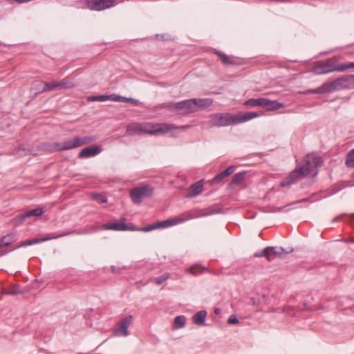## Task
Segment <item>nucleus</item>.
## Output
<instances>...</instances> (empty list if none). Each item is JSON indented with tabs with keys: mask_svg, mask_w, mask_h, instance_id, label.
Listing matches in <instances>:
<instances>
[{
	"mask_svg": "<svg viewBox=\"0 0 354 354\" xmlns=\"http://www.w3.org/2000/svg\"><path fill=\"white\" fill-rule=\"evenodd\" d=\"M322 160L315 153L306 155L305 164L302 167L295 169L290 174L281 182V187H288L299 178L309 176H315L318 172V167H321Z\"/></svg>",
	"mask_w": 354,
	"mask_h": 354,
	"instance_id": "nucleus-1",
	"label": "nucleus"
},
{
	"mask_svg": "<svg viewBox=\"0 0 354 354\" xmlns=\"http://www.w3.org/2000/svg\"><path fill=\"white\" fill-rule=\"evenodd\" d=\"M258 116L259 114L257 112L240 113L236 115L230 113H217L209 116L208 123L211 126L223 127L245 122Z\"/></svg>",
	"mask_w": 354,
	"mask_h": 354,
	"instance_id": "nucleus-2",
	"label": "nucleus"
},
{
	"mask_svg": "<svg viewBox=\"0 0 354 354\" xmlns=\"http://www.w3.org/2000/svg\"><path fill=\"white\" fill-rule=\"evenodd\" d=\"M176 127L174 124L153 123V122H133L127 127L126 133L128 136H136L142 134L158 135L165 133Z\"/></svg>",
	"mask_w": 354,
	"mask_h": 354,
	"instance_id": "nucleus-3",
	"label": "nucleus"
},
{
	"mask_svg": "<svg viewBox=\"0 0 354 354\" xmlns=\"http://www.w3.org/2000/svg\"><path fill=\"white\" fill-rule=\"evenodd\" d=\"M354 86V75H344L333 82H326L321 86L308 91L313 94L333 93L336 91L351 88Z\"/></svg>",
	"mask_w": 354,
	"mask_h": 354,
	"instance_id": "nucleus-4",
	"label": "nucleus"
},
{
	"mask_svg": "<svg viewBox=\"0 0 354 354\" xmlns=\"http://www.w3.org/2000/svg\"><path fill=\"white\" fill-rule=\"evenodd\" d=\"M216 211L214 207H209L206 209H196L190 212H187L179 217L167 219L160 222H158V228L170 227L176 225L180 223H183L189 219L207 216L216 214Z\"/></svg>",
	"mask_w": 354,
	"mask_h": 354,
	"instance_id": "nucleus-5",
	"label": "nucleus"
},
{
	"mask_svg": "<svg viewBox=\"0 0 354 354\" xmlns=\"http://www.w3.org/2000/svg\"><path fill=\"white\" fill-rule=\"evenodd\" d=\"M153 194V188L148 185L134 187L129 192L130 198L135 204H140L144 198L151 196Z\"/></svg>",
	"mask_w": 354,
	"mask_h": 354,
	"instance_id": "nucleus-6",
	"label": "nucleus"
},
{
	"mask_svg": "<svg viewBox=\"0 0 354 354\" xmlns=\"http://www.w3.org/2000/svg\"><path fill=\"white\" fill-rule=\"evenodd\" d=\"M243 104L247 106H261L268 111H274L283 106V104L276 100L267 98H251L245 101Z\"/></svg>",
	"mask_w": 354,
	"mask_h": 354,
	"instance_id": "nucleus-7",
	"label": "nucleus"
},
{
	"mask_svg": "<svg viewBox=\"0 0 354 354\" xmlns=\"http://www.w3.org/2000/svg\"><path fill=\"white\" fill-rule=\"evenodd\" d=\"M82 2L86 8L95 11H102L117 5V0H78L76 3Z\"/></svg>",
	"mask_w": 354,
	"mask_h": 354,
	"instance_id": "nucleus-8",
	"label": "nucleus"
},
{
	"mask_svg": "<svg viewBox=\"0 0 354 354\" xmlns=\"http://www.w3.org/2000/svg\"><path fill=\"white\" fill-rule=\"evenodd\" d=\"M166 108L178 115H186L194 113L191 100H185L178 102H169Z\"/></svg>",
	"mask_w": 354,
	"mask_h": 354,
	"instance_id": "nucleus-9",
	"label": "nucleus"
},
{
	"mask_svg": "<svg viewBox=\"0 0 354 354\" xmlns=\"http://www.w3.org/2000/svg\"><path fill=\"white\" fill-rule=\"evenodd\" d=\"M73 234H81V232H79L77 230H72V231L63 232L62 233H55L50 237H44V238H41V239H33L31 240L22 241L20 243V244L16 248L31 245H33L35 243H39L48 241V240H50L53 239H58V238L63 237V236H68V235Z\"/></svg>",
	"mask_w": 354,
	"mask_h": 354,
	"instance_id": "nucleus-10",
	"label": "nucleus"
},
{
	"mask_svg": "<svg viewBox=\"0 0 354 354\" xmlns=\"http://www.w3.org/2000/svg\"><path fill=\"white\" fill-rule=\"evenodd\" d=\"M313 71L315 74L322 75L338 71V70L337 66L334 64L333 59H327L317 62L313 68Z\"/></svg>",
	"mask_w": 354,
	"mask_h": 354,
	"instance_id": "nucleus-11",
	"label": "nucleus"
},
{
	"mask_svg": "<svg viewBox=\"0 0 354 354\" xmlns=\"http://www.w3.org/2000/svg\"><path fill=\"white\" fill-rule=\"evenodd\" d=\"M125 218H122L119 222H109L103 224L104 230H114V231H135L137 228L132 223L127 225L124 223Z\"/></svg>",
	"mask_w": 354,
	"mask_h": 354,
	"instance_id": "nucleus-12",
	"label": "nucleus"
},
{
	"mask_svg": "<svg viewBox=\"0 0 354 354\" xmlns=\"http://www.w3.org/2000/svg\"><path fill=\"white\" fill-rule=\"evenodd\" d=\"M79 147L77 138L75 137L73 140H66L62 143L55 142L50 147L49 150L51 151H59L70 150Z\"/></svg>",
	"mask_w": 354,
	"mask_h": 354,
	"instance_id": "nucleus-13",
	"label": "nucleus"
},
{
	"mask_svg": "<svg viewBox=\"0 0 354 354\" xmlns=\"http://www.w3.org/2000/svg\"><path fill=\"white\" fill-rule=\"evenodd\" d=\"M132 316L131 315H129L123 319H122L116 328L115 329V331H114V335L115 336H123V337H127L129 335V331H128V328L129 327V326L131 325V322H132Z\"/></svg>",
	"mask_w": 354,
	"mask_h": 354,
	"instance_id": "nucleus-14",
	"label": "nucleus"
},
{
	"mask_svg": "<svg viewBox=\"0 0 354 354\" xmlns=\"http://www.w3.org/2000/svg\"><path fill=\"white\" fill-rule=\"evenodd\" d=\"M190 100L194 113L199 110L207 109L213 103V100L211 98H194Z\"/></svg>",
	"mask_w": 354,
	"mask_h": 354,
	"instance_id": "nucleus-15",
	"label": "nucleus"
},
{
	"mask_svg": "<svg viewBox=\"0 0 354 354\" xmlns=\"http://www.w3.org/2000/svg\"><path fill=\"white\" fill-rule=\"evenodd\" d=\"M102 151V149L100 146L93 145L91 147H85L82 149L79 154L78 157L80 158H85L93 157L99 153H100Z\"/></svg>",
	"mask_w": 354,
	"mask_h": 354,
	"instance_id": "nucleus-16",
	"label": "nucleus"
},
{
	"mask_svg": "<svg viewBox=\"0 0 354 354\" xmlns=\"http://www.w3.org/2000/svg\"><path fill=\"white\" fill-rule=\"evenodd\" d=\"M203 191V180L198 181L190 186L189 192L186 194L185 197L188 198L196 197L201 194Z\"/></svg>",
	"mask_w": 354,
	"mask_h": 354,
	"instance_id": "nucleus-17",
	"label": "nucleus"
},
{
	"mask_svg": "<svg viewBox=\"0 0 354 354\" xmlns=\"http://www.w3.org/2000/svg\"><path fill=\"white\" fill-rule=\"evenodd\" d=\"M214 54L216 55L221 59V61L226 65H236L239 64V63L234 59V57H231L224 53L214 50Z\"/></svg>",
	"mask_w": 354,
	"mask_h": 354,
	"instance_id": "nucleus-18",
	"label": "nucleus"
},
{
	"mask_svg": "<svg viewBox=\"0 0 354 354\" xmlns=\"http://www.w3.org/2000/svg\"><path fill=\"white\" fill-rule=\"evenodd\" d=\"M235 171V167L234 166H230L224 171L220 172L214 178L213 182L214 183H219L223 179H224L225 177L231 175L233 174Z\"/></svg>",
	"mask_w": 354,
	"mask_h": 354,
	"instance_id": "nucleus-19",
	"label": "nucleus"
},
{
	"mask_svg": "<svg viewBox=\"0 0 354 354\" xmlns=\"http://www.w3.org/2000/svg\"><path fill=\"white\" fill-rule=\"evenodd\" d=\"M38 84L43 85V87L40 90V93L47 92L53 91L55 88H58V82L53 81V82H40Z\"/></svg>",
	"mask_w": 354,
	"mask_h": 354,
	"instance_id": "nucleus-20",
	"label": "nucleus"
},
{
	"mask_svg": "<svg viewBox=\"0 0 354 354\" xmlns=\"http://www.w3.org/2000/svg\"><path fill=\"white\" fill-rule=\"evenodd\" d=\"M206 316L207 312L205 310H201L197 312L193 317L194 324L199 326L205 325Z\"/></svg>",
	"mask_w": 354,
	"mask_h": 354,
	"instance_id": "nucleus-21",
	"label": "nucleus"
},
{
	"mask_svg": "<svg viewBox=\"0 0 354 354\" xmlns=\"http://www.w3.org/2000/svg\"><path fill=\"white\" fill-rule=\"evenodd\" d=\"M267 249L270 254V261L273 257H280L282 254L288 253L283 248H277L276 247H267Z\"/></svg>",
	"mask_w": 354,
	"mask_h": 354,
	"instance_id": "nucleus-22",
	"label": "nucleus"
},
{
	"mask_svg": "<svg viewBox=\"0 0 354 354\" xmlns=\"http://www.w3.org/2000/svg\"><path fill=\"white\" fill-rule=\"evenodd\" d=\"M15 239L14 234H8L3 236L0 239V248H3L10 245Z\"/></svg>",
	"mask_w": 354,
	"mask_h": 354,
	"instance_id": "nucleus-23",
	"label": "nucleus"
},
{
	"mask_svg": "<svg viewBox=\"0 0 354 354\" xmlns=\"http://www.w3.org/2000/svg\"><path fill=\"white\" fill-rule=\"evenodd\" d=\"M79 147L84 145L89 144L96 140L97 138L95 136H86L84 137H76Z\"/></svg>",
	"mask_w": 354,
	"mask_h": 354,
	"instance_id": "nucleus-24",
	"label": "nucleus"
},
{
	"mask_svg": "<svg viewBox=\"0 0 354 354\" xmlns=\"http://www.w3.org/2000/svg\"><path fill=\"white\" fill-rule=\"evenodd\" d=\"M186 317L183 315H179L175 317L174 322V328L179 329L183 328L185 325Z\"/></svg>",
	"mask_w": 354,
	"mask_h": 354,
	"instance_id": "nucleus-25",
	"label": "nucleus"
},
{
	"mask_svg": "<svg viewBox=\"0 0 354 354\" xmlns=\"http://www.w3.org/2000/svg\"><path fill=\"white\" fill-rule=\"evenodd\" d=\"M74 86V83L69 77H66L58 82V88H71Z\"/></svg>",
	"mask_w": 354,
	"mask_h": 354,
	"instance_id": "nucleus-26",
	"label": "nucleus"
},
{
	"mask_svg": "<svg viewBox=\"0 0 354 354\" xmlns=\"http://www.w3.org/2000/svg\"><path fill=\"white\" fill-rule=\"evenodd\" d=\"M345 164L347 167H354V149L347 153Z\"/></svg>",
	"mask_w": 354,
	"mask_h": 354,
	"instance_id": "nucleus-27",
	"label": "nucleus"
},
{
	"mask_svg": "<svg viewBox=\"0 0 354 354\" xmlns=\"http://www.w3.org/2000/svg\"><path fill=\"white\" fill-rule=\"evenodd\" d=\"M245 176H246V172H245V171L239 172V173L236 174L233 176L231 183L232 185H238L245 178Z\"/></svg>",
	"mask_w": 354,
	"mask_h": 354,
	"instance_id": "nucleus-28",
	"label": "nucleus"
},
{
	"mask_svg": "<svg viewBox=\"0 0 354 354\" xmlns=\"http://www.w3.org/2000/svg\"><path fill=\"white\" fill-rule=\"evenodd\" d=\"M44 212V208H36V209L28 210V211L26 212V216L28 217L39 216H41V214H43Z\"/></svg>",
	"mask_w": 354,
	"mask_h": 354,
	"instance_id": "nucleus-29",
	"label": "nucleus"
},
{
	"mask_svg": "<svg viewBox=\"0 0 354 354\" xmlns=\"http://www.w3.org/2000/svg\"><path fill=\"white\" fill-rule=\"evenodd\" d=\"M27 218H28V216H26V212H24L20 215H18L17 216L15 217L12 219L13 224L15 225H19L20 224L23 223Z\"/></svg>",
	"mask_w": 354,
	"mask_h": 354,
	"instance_id": "nucleus-30",
	"label": "nucleus"
},
{
	"mask_svg": "<svg viewBox=\"0 0 354 354\" xmlns=\"http://www.w3.org/2000/svg\"><path fill=\"white\" fill-rule=\"evenodd\" d=\"M169 277V273H165L161 276H159L153 279V281L157 285H161L164 282H165Z\"/></svg>",
	"mask_w": 354,
	"mask_h": 354,
	"instance_id": "nucleus-31",
	"label": "nucleus"
},
{
	"mask_svg": "<svg viewBox=\"0 0 354 354\" xmlns=\"http://www.w3.org/2000/svg\"><path fill=\"white\" fill-rule=\"evenodd\" d=\"M346 187L344 183L343 182H339L334 185L331 188V193L332 194H336L338 192L341 191Z\"/></svg>",
	"mask_w": 354,
	"mask_h": 354,
	"instance_id": "nucleus-32",
	"label": "nucleus"
},
{
	"mask_svg": "<svg viewBox=\"0 0 354 354\" xmlns=\"http://www.w3.org/2000/svg\"><path fill=\"white\" fill-rule=\"evenodd\" d=\"M254 256L255 257H266L268 261H270V254L269 253V251L268 250L267 248H266L263 250L261 252H257L254 253Z\"/></svg>",
	"mask_w": 354,
	"mask_h": 354,
	"instance_id": "nucleus-33",
	"label": "nucleus"
},
{
	"mask_svg": "<svg viewBox=\"0 0 354 354\" xmlns=\"http://www.w3.org/2000/svg\"><path fill=\"white\" fill-rule=\"evenodd\" d=\"M21 292L22 291L18 287H12L10 290H5L3 294L9 295H17Z\"/></svg>",
	"mask_w": 354,
	"mask_h": 354,
	"instance_id": "nucleus-34",
	"label": "nucleus"
},
{
	"mask_svg": "<svg viewBox=\"0 0 354 354\" xmlns=\"http://www.w3.org/2000/svg\"><path fill=\"white\" fill-rule=\"evenodd\" d=\"M351 68H354V62L337 65L338 71H344Z\"/></svg>",
	"mask_w": 354,
	"mask_h": 354,
	"instance_id": "nucleus-35",
	"label": "nucleus"
},
{
	"mask_svg": "<svg viewBox=\"0 0 354 354\" xmlns=\"http://www.w3.org/2000/svg\"><path fill=\"white\" fill-rule=\"evenodd\" d=\"M158 228V223H155V224H152V225H149L146 227H144L141 229H137L136 230H140V231H142V232H150L151 230H156Z\"/></svg>",
	"mask_w": 354,
	"mask_h": 354,
	"instance_id": "nucleus-36",
	"label": "nucleus"
},
{
	"mask_svg": "<svg viewBox=\"0 0 354 354\" xmlns=\"http://www.w3.org/2000/svg\"><path fill=\"white\" fill-rule=\"evenodd\" d=\"M93 198L94 200L98 201L100 203H105L107 202L106 197L100 194H94L93 195Z\"/></svg>",
	"mask_w": 354,
	"mask_h": 354,
	"instance_id": "nucleus-37",
	"label": "nucleus"
},
{
	"mask_svg": "<svg viewBox=\"0 0 354 354\" xmlns=\"http://www.w3.org/2000/svg\"><path fill=\"white\" fill-rule=\"evenodd\" d=\"M239 322V319L234 315L230 316V317L227 319V323L229 324H238Z\"/></svg>",
	"mask_w": 354,
	"mask_h": 354,
	"instance_id": "nucleus-38",
	"label": "nucleus"
},
{
	"mask_svg": "<svg viewBox=\"0 0 354 354\" xmlns=\"http://www.w3.org/2000/svg\"><path fill=\"white\" fill-rule=\"evenodd\" d=\"M189 272L193 274H196L199 272H201V268L198 266H192L190 268H189Z\"/></svg>",
	"mask_w": 354,
	"mask_h": 354,
	"instance_id": "nucleus-39",
	"label": "nucleus"
},
{
	"mask_svg": "<svg viewBox=\"0 0 354 354\" xmlns=\"http://www.w3.org/2000/svg\"><path fill=\"white\" fill-rule=\"evenodd\" d=\"M111 96L112 97H111L109 99H111L117 102H124V97L115 95H111Z\"/></svg>",
	"mask_w": 354,
	"mask_h": 354,
	"instance_id": "nucleus-40",
	"label": "nucleus"
},
{
	"mask_svg": "<svg viewBox=\"0 0 354 354\" xmlns=\"http://www.w3.org/2000/svg\"><path fill=\"white\" fill-rule=\"evenodd\" d=\"M111 96H109V95H100V96H97V97H93V99L95 100H99L100 101H105V100H109Z\"/></svg>",
	"mask_w": 354,
	"mask_h": 354,
	"instance_id": "nucleus-41",
	"label": "nucleus"
},
{
	"mask_svg": "<svg viewBox=\"0 0 354 354\" xmlns=\"http://www.w3.org/2000/svg\"><path fill=\"white\" fill-rule=\"evenodd\" d=\"M176 128L174 129L173 130L180 129L182 131H185V130L189 129L191 127V125H183V126H180V127H177V126H176Z\"/></svg>",
	"mask_w": 354,
	"mask_h": 354,
	"instance_id": "nucleus-42",
	"label": "nucleus"
},
{
	"mask_svg": "<svg viewBox=\"0 0 354 354\" xmlns=\"http://www.w3.org/2000/svg\"><path fill=\"white\" fill-rule=\"evenodd\" d=\"M124 102H129L132 104H136L137 102V100H134L133 98H127V97H124Z\"/></svg>",
	"mask_w": 354,
	"mask_h": 354,
	"instance_id": "nucleus-43",
	"label": "nucleus"
},
{
	"mask_svg": "<svg viewBox=\"0 0 354 354\" xmlns=\"http://www.w3.org/2000/svg\"><path fill=\"white\" fill-rule=\"evenodd\" d=\"M346 215L345 214H343L339 216H336L333 219V222H337V221H339L340 218L342 217L343 216Z\"/></svg>",
	"mask_w": 354,
	"mask_h": 354,
	"instance_id": "nucleus-44",
	"label": "nucleus"
},
{
	"mask_svg": "<svg viewBox=\"0 0 354 354\" xmlns=\"http://www.w3.org/2000/svg\"><path fill=\"white\" fill-rule=\"evenodd\" d=\"M221 313V310L220 308H216V309L214 310V313H215L216 315H219Z\"/></svg>",
	"mask_w": 354,
	"mask_h": 354,
	"instance_id": "nucleus-45",
	"label": "nucleus"
},
{
	"mask_svg": "<svg viewBox=\"0 0 354 354\" xmlns=\"http://www.w3.org/2000/svg\"><path fill=\"white\" fill-rule=\"evenodd\" d=\"M111 270L113 272H118L119 269L116 268L115 266H111Z\"/></svg>",
	"mask_w": 354,
	"mask_h": 354,
	"instance_id": "nucleus-46",
	"label": "nucleus"
},
{
	"mask_svg": "<svg viewBox=\"0 0 354 354\" xmlns=\"http://www.w3.org/2000/svg\"><path fill=\"white\" fill-rule=\"evenodd\" d=\"M250 300H251V301H252V304H253V305H256V304H257V302L256 299H254V298H251V299H250Z\"/></svg>",
	"mask_w": 354,
	"mask_h": 354,
	"instance_id": "nucleus-47",
	"label": "nucleus"
},
{
	"mask_svg": "<svg viewBox=\"0 0 354 354\" xmlns=\"http://www.w3.org/2000/svg\"><path fill=\"white\" fill-rule=\"evenodd\" d=\"M350 217L352 220H354V213L353 214H350Z\"/></svg>",
	"mask_w": 354,
	"mask_h": 354,
	"instance_id": "nucleus-48",
	"label": "nucleus"
},
{
	"mask_svg": "<svg viewBox=\"0 0 354 354\" xmlns=\"http://www.w3.org/2000/svg\"><path fill=\"white\" fill-rule=\"evenodd\" d=\"M348 241H350V242L354 241V237L353 238H351Z\"/></svg>",
	"mask_w": 354,
	"mask_h": 354,
	"instance_id": "nucleus-49",
	"label": "nucleus"
},
{
	"mask_svg": "<svg viewBox=\"0 0 354 354\" xmlns=\"http://www.w3.org/2000/svg\"><path fill=\"white\" fill-rule=\"evenodd\" d=\"M7 252H3V254H2L1 255L5 254H6Z\"/></svg>",
	"mask_w": 354,
	"mask_h": 354,
	"instance_id": "nucleus-50",
	"label": "nucleus"
},
{
	"mask_svg": "<svg viewBox=\"0 0 354 354\" xmlns=\"http://www.w3.org/2000/svg\"><path fill=\"white\" fill-rule=\"evenodd\" d=\"M77 7L78 8H84V7H80V6H77Z\"/></svg>",
	"mask_w": 354,
	"mask_h": 354,
	"instance_id": "nucleus-51",
	"label": "nucleus"
}]
</instances>
